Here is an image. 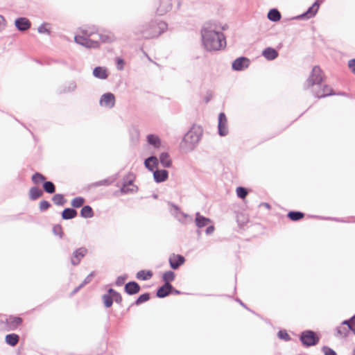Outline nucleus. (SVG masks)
Masks as SVG:
<instances>
[{
	"mask_svg": "<svg viewBox=\"0 0 355 355\" xmlns=\"http://www.w3.org/2000/svg\"><path fill=\"white\" fill-rule=\"evenodd\" d=\"M211 223L212 221L210 218L202 216L200 212L196 213L195 224L199 229L202 228Z\"/></svg>",
	"mask_w": 355,
	"mask_h": 355,
	"instance_id": "f3484780",
	"label": "nucleus"
},
{
	"mask_svg": "<svg viewBox=\"0 0 355 355\" xmlns=\"http://www.w3.org/2000/svg\"><path fill=\"white\" fill-rule=\"evenodd\" d=\"M19 340V336L15 334H8L5 338L6 343L12 347L15 346L18 343Z\"/></svg>",
	"mask_w": 355,
	"mask_h": 355,
	"instance_id": "c756f323",
	"label": "nucleus"
},
{
	"mask_svg": "<svg viewBox=\"0 0 355 355\" xmlns=\"http://www.w3.org/2000/svg\"><path fill=\"white\" fill-rule=\"evenodd\" d=\"M202 137L200 128H193L184 136L180 143V147L186 152L193 150L197 146Z\"/></svg>",
	"mask_w": 355,
	"mask_h": 355,
	"instance_id": "7ed1b4c3",
	"label": "nucleus"
},
{
	"mask_svg": "<svg viewBox=\"0 0 355 355\" xmlns=\"http://www.w3.org/2000/svg\"><path fill=\"white\" fill-rule=\"evenodd\" d=\"M104 305L105 307H110L113 303L112 296L108 294H105L102 297Z\"/></svg>",
	"mask_w": 355,
	"mask_h": 355,
	"instance_id": "79ce46f5",
	"label": "nucleus"
},
{
	"mask_svg": "<svg viewBox=\"0 0 355 355\" xmlns=\"http://www.w3.org/2000/svg\"><path fill=\"white\" fill-rule=\"evenodd\" d=\"M84 286H83L82 284H80L78 286H77L76 288H74V290L72 292V294H76V293H78L82 288H83Z\"/></svg>",
	"mask_w": 355,
	"mask_h": 355,
	"instance_id": "052dcab7",
	"label": "nucleus"
},
{
	"mask_svg": "<svg viewBox=\"0 0 355 355\" xmlns=\"http://www.w3.org/2000/svg\"><path fill=\"white\" fill-rule=\"evenodd\" d=\"M322 352L324 355H337L336 352L328 346H323L322 347Z\"/></svg>",
	"mask_w": 355,
	"mask_h": 355,
	"instance_id": "09e8293b",
	"label": "nucleus"
},
{
	"mask_svg": "<svg viewBox=\"0 0 355 355\" xmlns=\"http://www.w3.org/2000/svg\"><path fill=\"white\" fill-rule=\"evenodd\" d=\"M250 60L245 57H239L232 62V69L235 71H241L249 65Z\"/></svg>",
	"mask_w": 355,
	"mask_h": 355,
	"instance_id": "ddd939ff",
	"label": "nucleus"
},
{
	"mask_svg": "<svg viewBox=\"0 0 355 355\" xmlns=\"http://www.w3.org/2000/svg\"><path fill=\"white\" fill-rule=\"evenodd\" d=\"M93 75L99 79H106L108 76L107 70L101 67H96L94 69Z\"/></svg>",
	"mask_w": 355,
	"mask_h": 355,
	"instance_id": "393cba45",
	"label": "nucleus"
},
{
	"mask_svg": "<svg viewBox=\"0 0 355 355\" xmlns=\"http://www.w3.org/2000/svg\"><path fill=\"white\" fill-rule=\"evenodd\" d=\"M304 213L301 211H291L288 214V217L293 221H297L302 219L304 217Z\"/></svg>",
	"mask_w": 355,
	"mask_h": 355,
	"instance_id": "c9c22d12",
	"label": "nucleus"
},
{
	"mask_svg": "<svg viewBox=\"0 0 355 355\" xmlns=\"http://www.w3.org/2000/svg\"><path fill=\"white\" fill-rule=\"evenodd\" d=\"M158 164V159L155 156H150L145 159L144 165L149 171H153Z\"/></svg>",
	"mask_w": 355,
	"mask_h": 355,
	"instance_id": "b1692460",
	"label": "nucleus"
},
{
	"mask_svg": "<svg viewBox=\"0 0 355 355\" xmlns=\"http://www.w3.org/2000/svg\"><path fill=\"white\" fill-rule=\"evenodd\" d=\"M300 340L304 346L311 347L316 345L320 338L315 332L311 330H306L302 332Z\"/></svg>",
	"mask_w": 355,
	"mask_h": 355,
	"instance_id": "423d86ee",
	"label": "nucleus"
},
{
	"mask_svg": "<svg viewBox=\"0 0 355 355\" xmlns=\"http://www.w3.org/2000/svg\"><path fill=\"white\" fill-rule=\"evenodd\" d=\"M347 329H349V331H352L353 334L355 335V327H354L353 324L349 325V327H347Z\"/></svg>",
	"mask_w": 355,
	"mask_h": 355,
	"instance_id": "680f3d73",
	"label": "nucleus"
},
{
	"mask_svg": "<svg viewBox=\"0 0 355 355\" xmlns=\"http://www.w3.org/2000/svg\"><path fill=\"white\" fill-rule=\"evenodd\" d=\"M268 18L272 21H278L281 19V13L276 8L270 9L268 13Z\"/></svg>",
	"mask_w": 355,
	"mask_h": 355,
	"instance_id": "7c9ffc66",
	"label": "nucleus"
},
{
	"mask_svg": "<svg viewBox=\"0 0 355 355\" xmlns=\"http://www.w3.org/2000/svg\"><path fill=\"white\" fill-rule=\"evenodd\" d=\"M319 8L318 1H315L304 13L297 17V19H310L315 15Z\"/></svg>",
	"mask_w": 355,
	"mask_h": 355,
	"instance_id": "dca6fc26",
	"label": "nucleus"
},
{
	"mask_svg": "<svg viewBox=\"0 0 355 355\" xmlns=\"http://www.w3.org/2000/svg\"><path fill=\"white\" fill-rule=\"evenodd\" d=\"M147 142L149 145L153 146L155 148H160L162 141L158 135L154 134H149L146 137Z\"/></svg>",
	"mask_w": 355,
	"mask_h": 355,
	"instance_id": "4be33fe9",
	"label": "nucleus"
},
{
	"mask_svg": "<svg viewBox=\"0 0 355 355\" xmlns=\"http://www.w3.org/2000/svg\"><path fill=\"white\" fill-rule=\"evenodd\" d=\"M331 219L333 220L337 221V222H341V223H345L346 222V220H345L344 219L338 218H331Z\"/></svg>",
	"mask_w": 355,
	"mask_h": 355,
	"instance_id": "0e129e2a",
	"label": "nucleus"
},
{
	"mask_svg": "<svg viewBox=\"0 0 355 355\" xmlns=\"http://www.w3.org/2000/svg\"><path fill=\"white\" fill-rule=\"evenodd\" d=\"M85 199L83 197H76L71 200V205L73 207L79 208L83 205Z\"/></svg>",
	"mask_w": 355,
	"mask_h": 355,
	"instance_id": "58836bf2",
	"label": "nucleus"
},
{
	"mask_svg": "<svg viewBox=\"0 0 355 355\" xmlns=\"http://www.w3.org/2000/svg\"><path fill=\"white\" fill-rule=\"evenodd\" d=\"M127 278H128V275H126L119 276L116 279V282H115L116 285L118 286H122L124 284V282Z\"/></svg>",
	"mask_w": 355,
	"mask_h": 355,
	"instance_id": "603ef678",
	"label": "nucleus"
},
{
	"mask_svg": "<svg viewBox=\"0 0 355 355\" xmlns=\"http://www.w3.org/2000/svg\"><path fill=\"white\" fill-rule=\"evenodd\" d=\"M167 28L168 24L164 21H151L137 27L134 33L139 37L150 39L159 36Z\"/></svg>",
	"mask_w": 355,
	"mask_h": 355,
	"instance_id": "f03ea898",
	"label": "nucleus"
},
{
	"mask_svg": "<svg viewBox=\"0 0 355 355\" xmlns=\"http://www.w3.org/2000/svg\"><path fill=\"white\" fill-rule=\"evenodd\" d=\"M224 28L216 22L205 24L201 30L202 44L208 51H220L226 46V40L221 30Z\"/></svg>",
	"mask_w": 355,
	"mask_h": 355,
	"instance_id": "f257e3e1",
	"label": "nucleus"
},
{
	"mask_svg": "<svg viewBox=\"0 0 355 355\" xmlns=\"http://www.w3.org/2000/svg\"><path fill=\"white\" fill-rule=\"evenodd\" d=\"M116 293V291H114V289L112 288H110L108 290V295H110L111 296H113L115 293Z\"/></svg>",
	"mask_w": 355,
	"mask_h": 355,
	"instance_id": "e2e57ef3",
	"label": "nucleus"
},
{
	"mask_svg": "<svg viewBox=\"0 0 355 355\" xmlns=\"http://www.w3.org/2000/svg\"><path fill=\"white\" fill-rule=\"evenodd\" d=\"M170 266L173 270H177L179 267L182 265L185 259L180 254H172L168 259Z\"/></svg>",
	"mask_w": 355,
	"mask_h": 355,
	"instance_id": "f8f14e48",
	"label": "nucleus"
},
{
	"mask_svg": "<svg viewBox=\"0 0 355 355\" xmlns=\"http://www.w3.org/2000/svg\"><path fill=\"white\" fill-rule=\"evenodd\" d=\"M98 35L102 43H112L116 40L114 34L110 31L99 33Z\"/></svg>",
	"mask_w": 355,
	"mask_h": 355,
	"instance_id": "412c9836",
	"label": "nucleus"
},
{
	"mask_svg": "<svg viewBox=\"0 0 355 355\" xmlns=\"http://www.w3.org/2000/svg\"><path fill=\"white\" fill-rule=\"evenodd\" d=\"M87 249L85 247L74 250L71 257V263L74 266H78L81 259L87 254Z\"/></svg>",
	"mask_w": 355,
	"mask_h": 355,
	"instance_id": "1a4fd4ad",
	"label": "nucleus"
},
{
	"mask_svg": "<svg viewBox=\"0 0 355 355\" xmlns=\"http://www.w3.org/2000/svg\"><path fill=\"white\" fill-rule=\"evenodd\" d=\"M334 336L336 337L347 338L349 336V329H347V326L343 325L341 323L336 327Z\"/></svg>",
	"mask_w": 355,
	"mask_h": 355,
	"instance_id": "bb28decb",
	"label": "nucleus"
},
{
	"mask_svg": "<svg viewBox=\"0 0 355 355\" xmlns=\"http://www.w3.org/2000/svg\"><path fill=\"white\" fill-rule=\"evenodd\" d=\"M52 200L55 205L59 206H63L67 202L64 196L60 193L55 194L52 198Z\"/></svg>",
	"mask_w": 355,
	"mask_h": 355,
	"instance_id": "72a5a7b5",
	"label": "nucleus"
},
{
	"mask_svg": "<svg viewBox=\"0 0 355 355\" xmlns=\"http://www.w3.org/2000/svg\"><path fill=\"white\" fill-rule=\"evenodd\" d=\"M32 181L37 184L41 182H43L46 180V178L40 173H35L32 176Z\"/></svg>",
	"mask_w": 355,
	"mask_h": 355,
	"instance_id": "a19ab883",
	"label": "nucleus"
},
{
	"mask_svg": "<svg viewBox=\"0 0 355 355\" xmlns=\"http://www.w3.org/2000/svg\"><path fill=\"white\" fill-rule=\"evenodd\" d=\"M236 301H237L238 302H239V304H240L241 306H243V307L246 308V306L243 303V302H242L241 300H239V299H236Z\"/></svg>",
	"mask_w": 355,
	"mask_h": 355,
	"instance_id": "774afa93",
	"label": "nucleus"
},
{
	"mask_svg": "<svg viewBox=\"0 0 355 355\" xmlns=\"http://www.w3.org/2000/svg\"><path fill=\"white\" fill-rule=\"evenodd\" d=\"M77 87L76 83L75 81H71L67 83L62 90V92L63 93H68V92H72L76 90Z\"/></svg>",
	"mask_w": 355,
	"mask_h": 355,
	"instance_id": "4c0bfd02",
	"label": "nucleus"
},
{
	"mask_svg": "<svg viewBox=\"0 0 355 355\" xmlns=\"http://www.w3.org/2000/svg\"><path fill=\"white\" fill-rule=\"evenodd\" d=\"M312 92L318 98L334 94L333 89L331 87L327 85H322V83L318 87H312Z\"/></svg>",
	"mask_w": 355,
	"mask_h": 355,
	"instance_id": "0eeeda50",
	"label": "nucleus"
},
{
	"mask_svg": "<svg viewBox=\"0 0 355 355\" xmlns=\"http://www.w3.org/2000/svg\"><path fill=\"white\" fill-rule=\"evenodd\" d=\"M172 8L171 0H159V6L156 12L158 15L162 16L169 12Z\"/></svg>",
	"mask_w": 355,
	"mask_h": 355,
	"instance_id": "4468645a",
	"label": "nucleus"
},
{
	"mask_svg": "<svg viewBox=\"0 0 355 355\" xmlns=\"http://www.w3.org/2000/svg\"><path fill=\"white\" fill-rule=\"evenodd\" d=\"M21 322V318L10 315L6 319L4 328L6 331H13L18 327Z\"/></svg>",
	"mask_w": 355,
	"mask_h": 355,
	"instance_id": "9b49d317",
	"label": "nucleus"
},
{
	"mask_svg": "<svg viewBox=\"0 0 355 355\" xmlns=\"http://www.w3.org/2000/svg\"><path fill=\"white\" fill-rule=\"evenodd\" d=\"M236 195L239 198L243 199L248 194V191L245 188L242 187H239L236 189Z\"/></svg>",
	"mask_w": 355,
	"mask_h": 355,
	"instance_id": "c03bdc74",
	"label": "nucleus"
},
{
	"mask_svg": "<svg viewBox=\"0 0 355 355\" xmlns=\"http://www.w3.org/2000/svg\"><path fill=\"white\" fill-rule=\"evenodd\" d=\"M80 216L85 218H89L93 217L94 212L92 208L89 205L83 207L80 211Z\"/></svg>",
	"mask_w": 355,
	"mask_h": 355,
	"instance_id": "2f4dec72",
	"label": "nucleus"
},
{
	"mask_svg": "<svg viewBox=\"0 0 355 355\" xmlns=\"http://www.w3.org/2000/svg\"><path fill=\"white\" fill-rule=\"evenodd\" d=\"M354 319H355V315H353L352 318H350L349 320H345L343 321L342 324L347 325V327H349V325L352 324V323L354 321Z\"/></svg>",
	"mask_w": 355,
	"mask_h": 355,
	"instance_id": "4d7b16f0",
	"label": "nucleus"
},
{
	"mask_svg": "<svg viewBox=\"0 0 355 355\" xmlns=\"http://www.w3.org/2000/svg\"><path fill=\"white\" fill-rule=\"evenodd\" d=\"M99 105L101 107L111 109L115 105V96L112 93L107 92L101 96Z\"/></svg>",
	"mask_w": 355,
	"mask_h": 355,
	"instance_id": "6e6552de",
	"label": "nucleus"
},
{
	"mask_svg": "<svg viewBox=\"0 0 355 355\" xmlns=\"http://www.w3.org/2000/svg\"><path fill=\"white\" fill-rule=\"evenodd\" d=\"M348 67L355 74V59H352L348 62Z\"/></svg>",
	"mask_w": 355,
	"mask_h": 355,
	"instance_id": "13d9d810",
	"label": "nucleus"
},
{
	"mask_svg": "<svg viewBox=\"0 0 355 355\" xmlns=\"http://www.w3.org/2000/svg\"><path fill=\"white\" fill-rule=\"evenodd\" d=\"M214 230H215L214 226L211 225L207 227V229L205 230V233L207 235H211L214 233Z\"/></svg>",
	"mask_w": 355,
	"mask_h": 355,
	"instance_id": "bf43d9fd",
	"label": "nucleus"
},
{
	"mask_svg": "<svg viewBox=\"0 0 355 355\" xmlns=\"http://www.w3.org/2000/svg\"><path fill=\"white\" fill-rule=\"evenodd\" d=\"M152 276H153V272L150 270L145 271V270H139L136 274V277L138 279H141V280L149 279L150 278L152 277Z\"/></svg>",
	"mask_w": 355,
	"mask_h": 355,
	"instance_id": "473e14b6",
	"label": "nucleus"
},
{
	"mask_svg": "<svg viewBox=\"0 0 355 355\" xmlns=\"http://www.w3.org/2000/svg\"><path fill=\"white\" fill-rule=\"evenodd\" d=\"M125 181L126 182V184H128V186H130V185H132V182L133 180L132 179H130V180H125L124 179L123 180V182Z\"/></svg>",
	"mask_w": 355,
	"mask_h": 355,
	"instance_id": "69168bd1",
	"label": "nucleus"
},
{
	"mask_svg": "<svg viewBox=\"0 0 355 355\" xmlns=\"http://www.w3.org/2000/svg\"><path fill=\"white\" fill-rule=\"evenodd\" d=\"M277 336L279 338L284 340L285 341H288L291 340L290 336L285 330L279 331L277 333Z\"/></svg>",
	"mask_w": 355,
	"mask_h": 355,
	"instance_id": "49530a36",
	"label": "nucleus"
},
{
	"mask_svg": "<svg viewBox=\"0 0 355 355\" xmlns=\"http://www.w3.org/2000/svg\"><path fill=\"white\" fill-rule=\"evenodd\" d=\"M128 187L129 186H128V184H126V182L124 181L123 182L122 187L121 188V192L123 193H128L130 192L133 191V189H130Z\"/></svg>",
	"mask_w": 355,
	"mask_h": 355,
	"instance_id": "864d4df0",
	"label": "nucleus"
},
{
	"mask_svg": "<svg viewBox=\"0 0 355 355\" xmlns=\"http://www.w3.org/2000/svg\"><path fill=\"white\" fill-rule=\"evenodd\" d=\"M113 301H115V302L120 304L122 302V297L121 294L118 292H116L113 296H112Z\"/></svg>",
	"mask_w": 355,
	"mask_h": 355,
	"instance_id": "5fc2aeb1",
	"label": "nucleus"
},
{
	"mask_svg": "<svg viewBox=\"0 0 355 355\" xmlns=\"http://www.w3.org/2000/svg\"><path fill=\"white\" fill-rule=\"evenodd\" d=\"M159 159L163 167L169 168L172 165V161L168 153H162Z\"/></svg>",
	"mask_w": 355,
	"mask_h": 355,
	"instance_id": "a878e982",
	"label": "nucleus"
},
{
	"mask_svg": "<svg viewBox=\"0 0 355 355\" xmlns=\"http://www.w3.org/2000/svg\"><path fill=\"white\" fill-rule=\"evenodd\" d=\"M51 207V204L47 200H42L40 202V210L41 211H44L47 210Z\"/></svg>",
	"mask_w": 355,
	"mask_h": 355,
	"instance_id": "8fccbe9b",
	"label": "nucleus"
},
{
	"mask_svg": "<svg viewBox=\"0 0 355 355\" xmlns=\"http://www.w3.org/2000/svg\"><path fill=\"white\" fill-rule=\"evenodd\" d=\"M150 299V295L149 293H144L141 295L137 300L135 302V304L139 305L144 302H147Z\"/></svg>",
	"mask_w": 355,
	"mask_h": 355,
	"instance_id": "37998d69",
	"label": "nucleus"
},
{
	"mask_svg": "<svg viewBox=\"0 0 355 355\" xmlns=\"http://www.w3.org/2000/svg\"><path fill=\"white\" fill-rule=\"evenodd\" d=\"M168 177V173L166 170H155L153 171V178L156 182L159 183L164 182Z\"/></svg>",
	"mask_w": 355,
	"mask_h": 355,
	"instance_id": "aec40b11",
	"label": "nucleus"
},
{
	"mask_svg": "<svg viewBox=\"0 0 355 355\" xmlns=\"http://www.w3.org/2000/svg\"><path fill=\"white\" fill-rule=\"evenodd\" d=\"M97 31V28L95 26L92 28L89 27L88 28H82L81 33L83 35H76L74 37L75 42L89 49L98 48L100 42L97 40H92L89 37L95 34Z\"/></svg>",
	"mask_w": 355,
	"mask_h": 355,
	"instance_id": "20e7f679",
	"label": "nucleus"
},
{
	"mask_svg": "<svg viewBox=\"0 0 355 355\" xmlns=\"http://www.w3.org/2000/svg\"><path fill=\"white\" fill-rule=\"evenodd\" d=\"M77 216V211L73 208H65L62 212V218L64 220H70Z\"/></svg>",
	"mask_w": 355,
	"mask_h": 355,
	"instance_id": "cd10ccee",
	"label": "nucleus"
},
{
	"mask_svg": "<svg viewBox=\"0 0 355 355\" xmlns=\"http://www.w3.org/2000/svg\"><path fill=\"white\" fill-rule=\"evenodd\" d=\"M15 26L19 31H25L31 27V22L25 17H19L15 20Z\"/></svg>",
	"mask_w": 355,
	"mask_h": 355,
	"instance_id": "a211bd4d",
	"label": "nucleus"
},
{
	"mask_svg": "<svg viewBox=\"0 0 355 355\" xmlns=\"http://www.w3.org/2000/svg\"><path fill=\"white\" fill-rule=\"evenodd\" d=\"M115 179L116 178L105 179V180H101V181L96 182V185H97V186H102V185L108 186V185H110L112 183H113L114 181L115 180Z\"/></svg>",
	"mask_w": 355,
	"mask_h": 355,
	"instance_id": "de8ad7c7",
	"label": "nucleus"
},
{
	"mask_svg": "<svg viewBox=\"0 0 355 355\" xmlns=\"http://www.w3.org/2000/svg\"><path fill=\"white\" fill-rule=\"evenodd\" d=\"M262 55L268 60H273L278 56V52L273 48L268 47L262 51Z\"/></svg>",
	"mask_w": 355,
	"mask_h": 355,
	"instance_id": "5701e85b",
	"label": "nucleus"
},
{
	"mask_svg": "<svg viewBox=\"0 0 355 355\" xmlns=\"http://www.w3.org/2000/svg\"><path fill=\"white\" fill-rule=\"evenodd\" d=\"M53 232L55 235L59 236L60 238L63 236L62 227L60 225H55L53 227Z\"/></svg>",
	"mask_w": 355,
	"mask_h": 355,
	"instance_id": "a18cd8bd",
	"label": "nucleus"
},
{
	"mask_svg": "<svg viewBox=\"0 0 355 355\" xmlns=\"http://www.w3.org/2000/svg\"><path fill=\"white\" fill-rule=\"evenodd\" d=\"M124 61L122 58H116V67L119 70H122L123 69Z\"/></svg>",
	"mask_w": 355,
	"mask_h": 355,
	"instance_id": "6e6d98bb",
	"label": "nucleus"
},
{
	"mask_svg": "<svg viewBox=\"0 0 355 355\" xmlns=\"http://www.w3.org/2000/svg\"><path fill=\"white\" fill-rule=\"evenodd\" d=\"M322 80L323 74L321 69L318 66H315L304 84V88L309 89L311 87H318L320 85Z\"/></svg>",
	"mask_w": 355,
	"mask_h": 355,
	"instance_id": "39448f33",
	"label": "nucleus"
},
{
	"mask_svg": "<svg viewBox=\"0 0 355 355\" xmlns=\"http://www.w3.org/2000/svg\"><path fill=\"white\" fill-rule=\"evenodd\" d=\"M28 194L31 200H35L43 195V191L38 187H33L30 189Z\"/></svg>",
	"mask_w": 355,
	"mask_h": 355,
	"instance_id": "c85d7f7f",
	"label": "nucleus"
},
{
	"mask_svg": "<svg viewBox=\"0 0 355 355\" xmlns=\"http://www.w3.org/2000/svg\"><path fill=\"white\" fill-rule=\"evenodd\" d=\"M43 189L47 193H54L55 191V187L54 184L51 181H46L43 184Z\"/></svg>",
	"mask_w": 355,
	"mask_h": 355,
	"instance_id": "f704fd0d",
	"label": "nucleus"
},
{
	"mask_svg": "<svg viewBox=\"0 0 355 355\" xmlns=\"http://www.w3.org/2000/svg\"><path fill=\"white\" fill-rule=\"evenodd\" d=\"M125 292L128 295H135L139 292L140 286L136 282H129L125 285Z\"/></svg>",
	"mask_w": 355,
	"mask_h": 355,
	"instance_id": "6ab92c4d",
	"label": "nucleus"
},
{
	"mask_svg": "<svg viewBox=\"0 0 355 355\" xmlns=\"http://www.w3.org/2000/svg\"><path fill=\"white\" fill-rule=\"evenodd\" d=\"M173 290V287L170 283H164L157 289L156 295L159 298H164L168 296Z\"/></svg>",
	"mask_w": 355,
	"mask_h": 355,
	"instance_id": "2eb2a0df",
	"label": "nucleus"
},
{
	"mask_svg": "<svg viewBox=\"0 0 355 355\" xmlns=\"http://www.w3.org/2000/svg\"><path fill=\"white\" fill-rule=\"evenodd\" d=\"M49 24L43 23L37 28V31L41 34L50 35Z\"/></svg>",
	"mask_w": 355,
	"mask_h": 355,
	"instance_id": "ea45409f",
	"label": "nucleus"
},
{
	"mask_svg": "<svg viewBox=\"0 0 355 355\" xmlns=\"http://www.w3.org/2000/svg\"><path fill=\"white\" fill-rule=\"evenodd\" d=\"M171 293H174V294L178 295V294H180V291L176 290V289H175V288H173V290L172 291V292H171Z\"/></svg>",
	"mask_w": 355,
	"mask_h": 355,
	"instance_id": "338daca9",
	"label": "nucleus"
},
{
	"mask_svg": "<svg viewBox=\"0 0 355 355\" xmlns=\"http://www.w3.org/2000/svg\"><path fill=\"white\" fill-rule=\"evenodd\" d=\"M94 275H95V272L93 271V272H90L85 277V279L83 280V282L81 283L83 284V286H85L87 284L90 283L92 282L93 277H94Z\"/></svg>",
	"mask_w": 355,
	"mask_h": 355,
	"instance_id": "3c124183",
	"label": "nucleus"
},
{
	"mask_svg": "<svg viewBox=\"0 0 355 355\" xmlns=\"http://www.w3.org/2000/svg\"><path fill=\"white\" fill-rule=\"evenodd\" d=\"M175 277V273L171 270H168L163 274L162 280L164 282V283H170L171 282L174 281Z\"/></svg>",
	"mask_w": 355,
	"mask_h": 355,
	"instance_id": "e433bc0d",
	"label": "nucleus"
},
{
	"mask_svg": "<svg viewBox=\"0 0 355 355\" xmlns=\"http://www.w3.org/2000/svg\"><path fill=\"white\" fill-rule=\"evenodd\" d=\"M218 128L220 136L224 137L228 134L227 119L223 112H220L218 115Z\"/></svg>",
	"mask_w": 355,
	"mask_h": 355,
	"instance_id": "9d476101",
	"label": "nucleus"
}]
</instances>
